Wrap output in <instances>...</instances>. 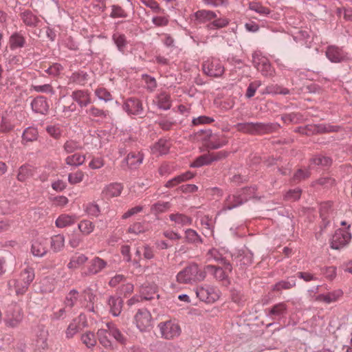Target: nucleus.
Returning <instances> with one entry per match:
<instances>
[{
  "mask_svg": "<svg viewBox=\"0 0 352 352\" xmlns=\"http://www.w3.org/2000/svg\"><path fill=\"white\" fill-rule=\"evenodd\" d=\"M256 190V187L250 186L229 195L225 200L221 211L230 210L241 206L249 199L255 197Z\"/></svg>",
  "mask_w": 352,
  "mask_h": 352,
  "instance_id": "f257e3e1",
  "label": "nucleus"
},
{
  "mask_svg": "<svg viewBox=\"0 0 352 352\" xmlns=\"http://www.w3.org/2000/svg\"><path fill=\"white\" fill-rule=\"evenodd\" d=\"M206 276V271L201 270L195 264H191L177 275V280L182 284H192L197 282L203 281Z\"/></svg>",
  "mask_w": 352,
  "mask_h": 352,
  "instance_id": "f03ea898",
  "label": "nucleus"
},
{
  "mask_svg": "<svg viewBox=\"0 0 352 352\" xmlns=\"http://www.w3.org/2000/svg\"><path fill=\"white\" fill-rule=\"evenodd\" d=\"M23 314L19 305L12 302L8 305L5 312L4 322L7 327H17L22 322Z\"/></svg>",
  "mask_w": 352,
  "mask_h": 352,
  "instance_id": "7ed1b4c3",
  "label": "nucleus"
},
{
  "mask_svg": "<svg viewBox=\"0 0 352 352\" xmlns=\"http://www.w3.org/2000/svg\"><path fill=\"white\" fill-rule=\"evenodd\" d=\"M195 292L200 300L206 303H213L220 297L219 289L210 285L197 287Z\"/></svg>",
  "mask_w": 352,
  "mask_h": 352,
  "instance_id": "20e7f679",
  "label": "nucleus"
},
{
  "mask_svg": "<svg viewBox=\"0 0 352 352\" xmlns=\"http://www.w3.org/2000/svg\"><path fill=\"white\" fill-rule=\"evenodd\" d=\"M252 63L254 67L264 76H272L275 70L270 60L263 56L260 51H256L252 54Z\"/></svg>",
  "mask_w": 352,
  "mask_h": 352,
  "instance_id": "39448f33",
  "label": "nucleus"
},
{
  "mask_svg": "<svg viewBox=\"0 0 352 352\" xmlns=\"http://www.w3.org/2000/svg\"><path fill=\"white\" fill-rule=\"evenodd\" d=\"M267 318L279 323L285 321L288 314V306L284 302H278L265 310Z\"/></svg>",
  "mask_w": 352,
  "mask_h": 352,
  "instance_id": "423d86ee",
  "label": "nucleus"
},
{
  "mask_svg": "<svg viewBox=\"0 0 352 352\" xmlns=\"http://www.w3.org/2000/svg\"><path fill=\"white\" fill-rule=\"evenodd\" d=\"M162 338L171 340L179 336L182 329L177 322L173 320H167L158 324Z\"/></svg>",
  "mask_w": 352,
  "mask_h": 352,
  "instance_id": "0eeeda50",
  "label": "nucleus"
},
{
  "mask_svg": "<svg viewBox=\"0 0 352 352\" xmlns=\"http://www.w3.org/2000/svg\"><path fill=\"white\" fill-rule=\"evenodd\" d=\"M203 70L209 76L220 77L223 74L225 69L219 59L211 58L204 63Z\"/></svg>",
  "mask_w": 352,
  "mask_h": 352,
  "instance_id": "6e6552de",
  "label": "nucleus"
},
{
  "mask_svg": "<svg viewBox=\"0 0 352 352\" xmlns=\"http://www.w3.org/2000/svg\"><path fill=\"white\" fill-rule=\"evenodd\" d=\"M351 239V234L348 230L338 229L330 239V246L332 249L340 250L345 247Z\"/></svg>",
  "mask_w": 352,
  "mask_h": 352,
  "instance_id": "1a4fd4ad",
  "label": "nucleus"
},
{
  "mask_svg": "<svg viewBox=\"0 0 352 352\" xmlns=\"http://www.w3.org/2000/svg\"><path fill=\"white\" fill-rule=\"evenodd\" d=\"M152 317L146 309H140L135 316L137 328L142 332L148 331L151 329Z\"/></svg>",
  "mask_w": 352,
  "mask_h": 352,
  "instance_id": "9d476101",
  "label": "nucleus"
},
{
  "mask_svg": "<svg viewBox=\"0 0 352 352\" xmlns=\"http://www.w3.org/2000/svg\"><path fill=\"white\" fill-rule=\"evenodd\" d=\"M19 121L15 112L6 113L0 118V132L3 133L11 132Z\"/></svg>",
  "mask_w": 352,
  "mask_h": 352,
  "instance_id": "9b49d317",
  "label": "nucleus"
},
{
  "mask_svg": "<svg viewBox=\"0 0 352 352\" xmlns=\"http://www.w3.org/2000/svg\"><path fill=\"white\" fill-rule=\"evenodd\" d=\"M326 56L331 62L338 63L349 58L348 54L342 48L336 45H330L327 48Z\"/></svg>",
  "mask_w": 352,
  "mask_h": 352,
  "instance_id": "f8f14e48",
  "label": "nucleus"
},
{
  "mask_svg": "<svg viewBox=\"0 0 352 352\" xmlns=\"http://www.w3.org/2000/svg\"><path fill=\"white\" fill-rule=\"evenodd\" d=\"M70 96L81 108L87 107L91 102V93L87 89L75 90Z\"/></svg>",
  "mask_w": 352,
  "mask_h": 352,
  "instance_id": "ddd939ff",
  "label": "nucleus"
},
{
  "mask_svg": "<svg viewBox=\"0 0 352 352\" xmlns=\"http://www.w3.org/2000/svg\"><path fill=\"white\" fill-rule=\"evenodd\" d=\"M123 109L129 115H140L143 111L142 102L139 99L130 98L127 99L122 105Z\"/></svg>",
  "mask_w": 352,
  "mask_h": 352,
  "instance_id": "4468645a",
  "label": "nucleus"
},
{
  "mask_svg": "<svg viewBox=\"0 0 352 352\" xmlns=\"http://www.w3.org/2000/svg\"><path fill=\"white\" fill-rule=\"evenodd\" d=\"M30 105L33 112L41 115H46L50 108L47 99L42 96L33 99Z\"/></svg>",
  "mask_w": 352,
  "mask_h": 352,
  "instance_id": "2eb2a0df",
  "label": "nucleus"
},
{
  "mask_svg": "<svg viewBox=\"0 0 352 352\" xmlns=\"http://www.w3.org/2000/svg\"><path fill=\"white\" fill-rule=\"evenodd\" d=\"M123 190V186L120 183H111L104 187L102 190V196L104 199H111L118 197Z\"/></svg>",
  "mask_w": 352,
  "mask_h": 352,
  "instance_id": "dca6fc26",
  "label": "nucleus"
},
{
  "mask_svg": "<svg viewBox=\"0 0 352 352\" xmlns=\"http://www.w3.org/2000/svg\"><path fill=\"white\" fill-rule=\"evenodd\" d=\"M144 155L141 152H130L123 160V163H126L128 167L134 170L142 164Z\"/></svg>",
  "mask_w": 352,
  "mask_h": 352,
  "instance_id": "f3484780",
  "label": "nucleus"
},
{
  "mask_svg": "<svg viewBox=\"0 0 352 352\" xmlns=\"http://www.w3.org/2000/svg\"><path fill=\"white\" fill-rule=\"evenodd\" d=\"M234 127L239 131L253 134L263 129L264 125L261 122H244L237 123Z\"/></svg>",
  "mask_w": 352,
  "mask_h": 352,
  "instance_id": "a211bd4d",
  "label": "nucleus"
},
{
  "mask_svg": "<svg viewBox=\"0 0 352 352\" xmlns=\"http://www.w3.org/2000/svg\"><path fill=\"white\" fill-rule=\"evenodd\" d=\"M107 305L109 307V312L113 316H118L123 306V300L120 296H111L107 300Z\"/></svg>",
  "mask_w": 352,
  "mask_h": 352,
  "instance_id": "6ab92c4d",
  "label": "nucleus"
},
{
  "mask_svg": "<svg viewBox=\"0 0 352 352\" xmlns=\"http://www.w3.org/2000/svg\"><path fill=\"white\" fill-rule=\"evenodd\" d=\"M8 287L10 294L14 293L16 295H22L26 292L29 287L18 278L10 280L8 283Z\"/></svg>",
  "mask_w": 352,
  "mask_h": 352,
  "instance_id": "aec40b11",
  "label": "nucleus"
},
{
  "mask_svg": "<svg viewBox=\"0 0 352 352\" xmlns=\"http://www.w3.org/2000/svg\"><path fill=\"white\" fill-rule=\"evenodd\" d=\"M107 265V263L101 258L94 257L90 262L87 267L86 274H97L104 269Z\"/></svg>",
  "mask_w": 352,
  "mask_h": 352,
  "instance_id": "412c9836",
  "label": "nucleus"
},
{
  "mask_svg": "<svg viewBox=\"0 0 352 352\" xmlns=\"http://www.w3.org/2000/svg\"><path fill=\"white\" fill-rule=\"evenodd\" d=\"M207 135L210 138L208 147L210 149L221 148L228 142V140L223 135L218 136L217 135H212L211 130H208Z\"/></svg>",
  "mask_w": 352,
  "mask_h": 352,
  "instance_id": "4be33fe9",
  "label": "nucleus"
},
{
  "mask_svg": "<svg viewBox=\"0 0 352 352\" xmlns=\"http://www.w3.org/2000/svg\"><path fill=\"white\" fill-rule=\"evenodd\" d=\"M170 144L164 139H160L155 142L151 147V153L156 155L166 154L170 149Z\"/></svg>",
  "mask_w": 352,
  "mask_h": 352,
  "instance_id": "5701e85b",
  "label": "nucleus"
},
{
  "mask_svg": "<svg viewBox=\"0 0 352 352\" xmlns=\"http://www.w3.org/2000/svg\"><path fill=\"white\" fill-rule=\"evenodd\" d=\"M154 102L158 108L162 110H168L171 107L170 96L165 91L158 94Z\"/></svg>",
  "mask_w": 352,
  "mask_h": 352,
  "instance_id": "b1692460",
  "label": "nucleus"
},
{
  "mask_svg": "<svg viewBox=\"0 0 352 352\" xmlns=\"http://www.w3.org/2000/svg\"><path fill=\"white\" fill-rule=\"evenodd\" d=\"M26 41L21 32H14L9 38V46L11 50L25 47Z\"/></svg>",
  "mask_w": 352,
  "mask_h": 352,
  "instance_id": "393cba45",
  "label": "nucleus"
},
{
  "mask_svg": "<svg viewBox=\"0 0 352 352\" xmlns=\"http://www.w3.org/2000/svg\"><path fill=\"white\" fill-rule=\"evenodd\" d=\"M169 219L171 221L175 223V226L179 228L190 226L192 223V219L191 217L179 212L170 214Z\"/></svg>",
  "mask_w": 352,
  "mask_h": 352,
  "instance_id": "a878e982",
  "label": "nucleus"
},
{
  "mask_svg": "<svg viewBox=\"0 0 352 352\" xmlns=\"http://www.w3.org/2000/svg\"><path fill=\"white\" fill-rule=\"evenodd\" d=\"M46 239L36 240L32 245L31 252L34 256L42 257L47 253Z\"/></svg>",
  "mask_w": 352,
  "mask_h": 352,
  "instance_id": "bb28decb",
  "label": "nucleus"
},
{
  "mask_svg": "<svg viewBox=\"0 0 352 352\" xmlns=\"http://www.w3.org/2000/svg\"><path fill=\"white\" fill-rule=\"evenodd\" d=\"M293 39L301 45L309 46L311 43L310 32L307 30H298L292 35Z\"/></svg>",
  "mask_w": 352,
  "mask_h": 352,
  "instance_id": "cd10ccee",
  "label": "nucleus"
},
{
  "mask_svg": "<svg viewBox=\"0 0 352 352\" xmlns=\"http://www.w3.org/2000/svg\"><path fill=\"white\" fill-rule=\"evenodd\" d=\"M20 16L23 23L29 27H36L40 22L38 16L33 14L30 10H25L21 12L20 14Z\"/></svg>",
  "mask_w": 352,
  "mask_h": 352,
  "instance_id": "c85d7f7f",
  "label": "nucleus"
},
{
  "mask_svg": "<svg viewBox=\"0 0 352 352\" xmlns=\"http://www.w3.org/2000/svg\"><path fill=\"white\" fill-rule=\"evenodd\" d=\"M112 40L118 50L122 54H125V49L127 45L126 37L124 34L115 32L112 35Z\"/></svg>",
  "mask_w": 352,
  "mask_h": 352,
  "instance_id": "c756f323",
  "label": "nucleus"
},
{
  "mask_svg": "<svg viewBox=\"0 0 352 352\" xmlns=\"http://www.w3.org/2000/svg\"><path fill=\"white\" fill-rule=\"evenodd\" d=\"M204 271H206V274H211L214 278L219 280H224L228 278V274H226V272L221 267L208 265L205 267Z\"/></svg>",
  "mask_w": 352,
  "mask_h": 352,
  "instance_id": "7c9ffc66",
  "label": "nucleus"
},
{
  "mask_svg": "<svg viewBox=\"0 0 352 352\" xmlns=\"http://www.w3.org/2000/svg\"><path fill=\"white\" fill-rule=\"evenodd\" d=\"M106 327L108 329L109 334L112 336L117 342L124 344L126 343V338L121 331L118 329L113 323H107Z\"/></svg>",
  "mask_w": 352,
  "mask_h": 352,
  "instance_id": "2f4dec72",
  "label": "nucleus"
},
{
  "mask_svg": "<svg viewBox=\"0 0 352 352\" xmlns=\"http://www.w3.org/2000/svg\"><path fill=\"white\" fill-rule=\"evenodd\" d=\"M78 298V292L75 289H71L66 295L64 300V305L65 308H67V309H71L72 308H73L76 304Z\"/></svg>",
  "mask_w": 352,
  "mask_h": 352,
  "instance_id": "473e14b6",
  "label": "nucleus"
},
{
  "mask_svg": "<svg viewBox=\"0 0 352 352\" xmlns=\"http://www.w3.org/2000/svg\"><path fill=\"white\" fill-rule=\"evenodd\" d=\"M67 165L73 167H78L82 165L85 161V156L79 153H74L71 155H68L65 160Z\"/></svg>",
  "mask_w": 352,
  "mask_h": 352,
  "instance_id": "72a5a7b5",
  "label": "nucleus"
},
{
  "mask_svg": "<svg viewBox=\"0 0 352 352\" xmlns=\"http://www.w3.org/2000/svg\"><path fill=\"white\" fill-rule=\"evenodd\" d=\"M226 250L223 249L212 248L208 250L206 254V259L208 261H214L217 262L223 261Z\"/></svg>",
  "mask_w": 352,
  "mask_h": 352,
  "instance_id": "f704fd0d",
  "label": "nucleus"
},
{
  "mask_svg": "<svg viewBox=\"0 0 352 352\" xmlns=\"http://www.w3.org/2000/svg\"><path fill=\"white\" fill-rule=\"evenodd\" d=\"M196 19L201 23L210 21L217 18V14L211 10H201L195 12Z\"/></svg>",
  "mask_w": 352,
  "mask_h": 352,
  "instance_id": "c9c22d12",
  "label": "nucleus"
},
{
  "mask_svg": "<svg viewBox=\"0 0 352 352\" xmlns=\"http://www.w3.org/2000/svg\"><path fill=\"white\" fill-rule=\"evenodd\" d=\"M63 148L66 153H72L82 149V145L80 142L76 140L69 139L65 141Z\"/></svg>",
  "mask_w": 352,
  "mask_h": 352,
  "instance_id": "e433bc0d",
  "label": "nucleus"
},
{
  "mask_svg": "<svg viewBox=\"0 0 352 352\" xmlns=\"http://www.w3.org/2000/svg\"><path fill=\"white\" fill-rule=\"evenodd\" d=\"M110 335L109 334V331L107 328V329H98L97 332V336L98 339L99 340V342L105 348L107 349H111L112 348V344L111 340L109 338V336Z\"/></svg>",
  "mask_w": 352,
  "mask_h": 352,
  "instance_id": "4c0bfd02",
  "label": "nucleus"
},
{
  "mask_svg": "<svg viewBox=\"0 0 352 352\" xmlns=\"http://www.w3.org/2000/svg\"><path fill=\"white\" fill-rule=\"evenodd\" d=\"M85 213L91 217H98L100 214V209L96 202H89L83 206Z\"/></svg>",
  "mask_w": 352,
  "mask_h": 352,
  "instance_id": "58836bf2",
  "label": "nucleus"
},
{
  "mask_svg": "<svg viewBox=\"0 0 352 352\" xmlns=\"http://www.w3.org/2000/svg\"><path fill=\"white\" fill-rule=\"evenodd\" d=\"M211 163L210 153H206L197 157L195 161L190 164V167L199 168L203 166L209 165Z\"/></svg>",
  "mask_w": 352,
  "mask_h": 352,
  "instance_id": "ea45409f",
  "label": "nucleus"
},
{
  "mask_svg": "<svg viewBox=\"0 0 352 352\" xmlns=\"http://www.w3.org/2000/svg\"><path fill=\"white\" fill-rule=\"evenodd\" d=\"M329 205H324L321 209V218L322 222L320 226V231L316 232V237L317 239H320L324 230L331 226V221L327 217H324V208Z\"/></svg>",
  "mask_w": 352,
  "mask_h": 352,
  "instance_id": "a19ab883",
  "label": "nucleus"
},
{
  "mask_svg": "<svg viewBox=\"0 0 352 352\" xmlns=\"http://www.w3.org/2000/svg\"><path fill=\"white\" fill-rule=\"evenodd\" d=\"M38 130L34 126L27 127L22 133V140L25 142H32L38 138Z\"/></svg>",
  "mask_w": 352,
  "mask_h": 352,
  "instance_id": "79ce46f5",
  "label": "nucleus"
},
{
  "mask_svg": "<svg viewBox=\"0 0 352 352\" xmlns=\"http://www.w3.org/2000/svg\"><path fill=\"white\" fill-rule=\"evenodd\" d=\"M34 271L32 267H27L25 268L20 274L19 279H21L23 283L27 284V286H30V283L34 279Z\"/></svg>",
  "mask_w": 352,
  "mask_h": 352,
  "instance_id": "37998d69",
  "label": "nucleus"
},
{
  "mask_svg": "<svg viewBox=\"0 0 352 352\" xmlns=\"http://www.w3.org/2000/svg\"><path fill=\"white\" fill-rule=\"evenodd\" d=\"M75 221L74 217L68 214H61L56 220L55 224L57 228H63L72 225Z\"/></svg>",
  "mask_w": 352,
  "mask_h": 352,
  "instance_id": "c03bdc74",
  "label": "nucleus"
},
{
  "mask_svg": "<svg viewBox=\"0 0 352 352\" xmlns=\"http://www.w3.org/2000/svg\"><path fill=\"white\" fill-rule=\"evenodd\" d=\"M88 258L85 254H76L72 257L69 263L67 264V267L69 268H77L85 264Z\"/></svg>",
  "mask_w": 352,
  "mask_h": 352,
  "instance_id": "a18cd8bd",
  "label": "nucleus"
},
{
  "mask_svg": "<svg viewBox=\"0 0 352 352\" xmlns=\"http://www.w3.org/2000/svg\"><path fill=\"white\" fill-rule=\"evenodd\" d=\"M48 332L44 327H41L36 334V345L39 348L45 349L47 346Z\"/></svg>",
  "mask_w": 352,
  "mask_h": 352,
  "instance_id": "49530a36",
  "label": "nucleus"
},
{
  "mask_svg": "<svg viewBox=\"0 0 352 352\" xmlns=\"http://www.w3.org/2000/svg\"><path fill=\"white\" fill-rule=\"evenodd\" d=\"M82 342L89 349L93 348L96 344V338L94 333L87 331L81 336Z\"/></svg>",
  "mask_w": 352,
  "mask_h": 352,
  "instance_id": "de8ad7c7",
  "label": "nucleus"
},
{
  "mask_svg": "<svg viewBox=\"0 0 352 352\" xmlns=\"http://www.w3.org/2000/svg\"><path fill=\"white\" fill-rule=\"evenodd\" d=\"M143 299L151 300L157 296L159 298V294H157V288L155 285L145 286L141 291Z\"/></svg>",
  "mask_w": 352,
  "mask_h": 352,
  "instance_id": "09e8293b",
  "label": "nucleus"
},
{
  "mask_svg": "<svg viewBox=\"0 0 352 352\" xmlns=\"http://www.w3.org/2000/svg\"><path fill=\"white\" fill-rule=\"evenodd\" d=\"M186 241L190 243L200 244L202 239L199 234L192 229H187L185 230Z\"/></svg>",
  "mask_w": 352,
  "mask_h": 352,
  "instance_id": "8fccbe9b",
  "label": "nucleus"
},
{
  "mask_svg": "<svg viewBox=\"0 0 352 352\" xmlns=\"http://www.w3.org/2000/svg\"><path fill=\"white\" fill-rule=\"evenodd\" d=\"M33 175V170L28 165L20 167L17 175V179L20 182H24L27 179L31 177Z\"/></svg>",
  "mask_w": 352,
  "mask_h": 352,
  "instance_id": "3c124183",
  "label": "nucleus"
},
{
  "mask_svg": "<svg viewBox=\"0 0 352 352\" xmlns=\"http://www.w3.org/2000/svg\"><path fill=\"white\" fill-rule=\"evenodd\" d=\"M65 244V237L62 234H57L51 239V247L54 252L60 251Z\"/></svg>",
  "mask_w": 352,
  "mask_h": 352,
  "instance_id": "603ef678",
  "label": "nucleus"
},
{
  "mask_svg": "<svg viewBox=\"0 0 352 352\" xmlns=\"http://www.w3.org/2000/svg\"><path fill=\"white\" fill-rule=\"evenodd\" d=\"M239 258L241 265L248 266L253 262V253L248 250H245L239 254Z\"/></svg>",
  "mask_w": 352,
  "mask_h": 352,
  "instance_id": "864d4df0",
  "label": "nucleus"
},
{
  "mask_svg": "<svg viewBox=\"0 0 352 352\" xmlns=\"http://www.w3.org/2000/svg\"><path fill=\"white\" fill-rule=\"evenodd\" d=\"M229 24V20L227 18H218L214 19L207 25L209 30H217L224 28Z\"/></svg>",
  "mask_w": 352,
  "mask_h": 352,
  "instance_id": "5fc2aeb1",
  "label": "nucleus"
},
{
  "mask_svg": "<svg viewBox=\"0 0 352 352\" xmlns=\"http://www.w3.org/2000/svg\"><path fill=\"white\" fill-rule=\"evenodd\" d=\"M78 228L83 234L88 235L94 230L95 226L89 220H82L78 223Z\"/></svg>",
  "mask_w": 352,
  "mask_h": 352,
  "instance_id": "6e6d98bb",
  "label": "nucleus"
},
{
  "mask_svg": "<svg viewBox=\"0 0 352 352\" xmlns=\"http://www.w3.org/2000/svg\"><path fill=\"white\" fill-rule=\"evenodd\" d=\"M170 206L168 201H159L151 206V210L153 213L157 214L166 211Z\"/></svg>",
  "mask_w": 352,
  "mask_h": 352,
  "instance_id": "4d7b16f0",
  "label": "nucleus"
},
{
  "mask_svg": "<svg viewBox=\"0 0 352 352\" xmlns=\"http://www.w3.org/2000/svg\"><path fill=\"white\" fill-rule=\"evenodd\" d=\"M95 94L100 100H103L106 102L113 100L111 93L103 87L96 89Z\"/></svg>",
  "mask_w": 352,
  "mask_h": 352,
  "instance_id": "13d9d810",
  "label": "nucleus"
},
{
  "mask_svg": "<svg viewBox=\"0 0 352 352\" xmlns=\"http://www.w3.org/2000/svg\"><path fill=\"white\" fill-rule=\"evenodd\" d=\"M249 8L250 10L263 16H267L270 13V11L267 8L263 6L256 2L250 3Z\"/></svg>",
  "mask_w": 352,
  "mask_h": 352,
  "instance_id": "bf43d9fd",
  "label": "nucleus"
},
{
  "mask_svg": "<svg viewBox=\"0 0 352 352\" xmlns=\"http://www.w3.org/2000/svg\"><path fill=\"white\" fill-rule=\"evenodd\" d=\"M296 285V280L294 277H292L290 280H281L278 283H277L274 287V290L280 291L281 289H290L292 287L295 286Z\"/></svg>",
  "mask_w": 352,
  "mask_h": 352,
  "instance_id": "052dcab7",
  "label": "nucleus"
},
{
  "mask_svg": "<svg viewBox=\"0 0 352 352\" xmlns=\"http://www.w3.org/2000/svg\"><path fill=\"white\" fill-rule=\"evenodd\" d=\"M88 78V74L87 72L83 71H79L77 72H74L72 74L71 76V79L73 82L78 83L79 85H84L87 81Z\"/></svg>",
  "mask_w": 352,
  "mask_h": 352,
  "instance_id": "680f3d73",
  "label": "nucleus"
},
{
  "mask_svg": "<svg viewBox=\"0 0 352 352\" xmlns=\"http://www.w3.org/2000/svg\"><path fill=\"white\" fill-rule=\"evenodd\" d=\"M84 177V173L79 170L75 173H72L68 175V182L72 185L77 184L83 180Z\"/></svg>",
  "mask_w": 352,
  "mask_h": 352,
  "instance_id": "e2e57ef3",
  "label": "nucleus"
},
{
  "mask_svg": "<svg viewBox=\"0 0 352 352\" xmlns=\"http://www.w3.org/2000/svg\"><path fill=\"white\" fill-rule=\"evenodd\" d=\"M141 3L156 14H160L164 11L155 0H141Z\"/></svg>",
  "mask_w": 352,
  "mask_h": 352,
  "instance_id": "0e129e2a",
  "label": "nucleus"
},
{
  "mask_svg": "<svg viewBox=\"0 0 352 352\" xmlns=\"http://www.w3.org/2000/svg\"><path fill=\"white\" fill-rule=\"evenodd\" d=\"M142 78L146 84V88L149 91H153L157 87V82L154 77L147 74H142Z\"/></svg>",
  "mask_w": 352,
  "mask_h": 352,
  "instance_id": "69168bd1",
  "label": "nucleus"
},
{
  "mask_svg": "<svg viewBox=\"0 0 352 352\" xmlns=\"http://www.w3.org/2000/svg\"><path fill=\"white\" fill-rule=\"evenodd\" d=\"M311 162L316 166H327L331 164V160L329 157L319 155L313 157Z\"/></svg>",
  "mask_w": 352,
  "mask_h": 352,
  "instance_id": "338daca9",
  "label": "nucleus"
},
{
  "mask_svg": "<svg viewBox=\"0 0 352 352\" xmlns=\"http://www.w3.org/2000/svg\"><path fill=\"white\" fill-rule=\"evenodd\" d=\"M48 134L54 139H59L62 135V129L59 125H50L46 127Z\"/></svg>",
  "mask_w": 352,
  "mask_h": 352,
  "instance_id": "774afa93",
  "label": "nucleus"
}]
</instances>
